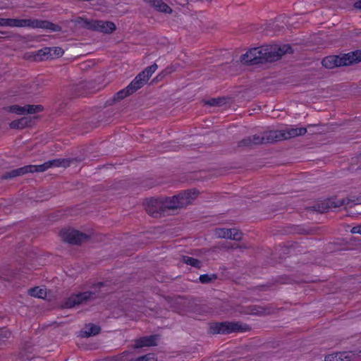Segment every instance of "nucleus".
Instances as JSON below:
<instances>
[{"instance_id":"obj_52","label":"nucleus","mask_w":361,"mask_h":361,"mask_svg":"<svg viewBox=\"0 0 361 361\" xmlns=\"http://www.w3.org/2000/svg\"><path fill=\"white\" fill-rule=\"evenodd\" d=\"M297 232L298 233H301V234H302V233H307V231L305 229H304V228H300V229L297 230Z\"/></svg>"},{"instance_id":"obj_32","label":"nucleus","mask_w":361,"mask_h":361,"mask_svg":"<svg viewBox=\"0 0 361 361\" xmlns=\"http://www.w3.org/2000/svg\"><path fill=\"white\" fill-rule=\"evenodd\" d=\"M199 279H200V281L203 284L209 283L214 281L216 279H217V275L215 274H212L210 275L202 274L200 276Z\"/></svg>"},{"instance_id":"obj_31","label":"nucleus","mask_w":361,"mask_h":361,"mask_svg":"<svg viewBox=\"0 0 361 361\" xmlns=\"http://www.w3.org/2000/svg\"><path fill=\"white\" fill-rule=\"evenodd\" d=\"M29 293L31 296L37 297L39 298H43L46 296V292L44 290L39 288V287H34L29 290Z\"/></svg>"},{"instance_id":"obj_6","label":"nucleus","mask_w":361,"mask_h":361,"mask_svg":"<svg viewBox=\"0 0 361 361\" xmlns=\"http://www.w3.org/2000/svg\"><path fill=\"white\" fill-rule=\"evenodd\" d=\"M199 195V191L195 189L186 190L176 195L168 197L171 208L173 209L184 208L192 204Z\"/></svg>"},{"instance_id":"obj_53","label":"nucleus","mask_w":361,"mask_h":361,"mask_svg":"<svg viewBox=\"0 0 361 361\" xmlns=\"http://www.w3.org/2000/svg\"><path fill=\"white\" fill-rule=\"evenodd\" d=\"M238 247H240V246H239V245L233 244V245H232L230 247H231V249H237V248H238Z\"/></svg>"},{"instance_id":"obj_33","label":"nucleus","mask_w":361,"mask_h":361,"mask_svg":"<svg viewBox=\"0 0 361 361\" xmlns=\"http://www.w3.org/2000/svg\"><path fill=\"white\" fill-rule=\"evenodd\" d=\"M132 94L133 93L130 92L128 86H127L126 88L118 91L114 96V99L120 101Z\"/></svg>"},{"instance_id":"obj_25","label":"nucleus","mask_w":361,"mask_h":361,"mask_svg":"<svg viewBox=\"0 0 361 361\" xmlns=\"http://www.w3.org/2000/svg\"><path fill=\"white\" fill-rule=\"evenodd\" d=\"M231 228H216L214 230V235L219 238L229 239L231 236Z\"/></svg>"},{"instance_id":"obj_15","label":"nucleus","mask_w":361,"mask_h":361,"mask_svg":"<svg viewBox=\"0 0 361 361\" xmlns=\"http://www.w3.org/2000/svg\"><path fill=\"white\" fill-rule=\"evenodd\" d=\"M116 26L111 21L97 20L94 31L110 34L115 31Z\"/></svg>"},{"instance_id":"obj_37","label":"nucleus","mask_w":361,"mask_h":361,"mask_svg":"<svg viewBox=\"0 0 361 361\" xmlns=\"http://www.w3.org/2000/svg\"><path fill=\"white\" fill-rule=\"evenodd\" d=\"M157 358L154 353H148L142 356H140L135 360L130 361H157Z\"/></svg>"},{"instance_id":"obj_16","label":"nucleus","mask_w":361,"mask_h":361,"mask_svg":"<svg viewBox=\"0 0 361 361\" xmlns=\"http://www.w3.org/2000/svg\"><path fill=\"white\" fill-rule=\"evenodd\" d=\"M274 137L276 138V142L295 137L297 135V128H290L288 130H274Z\"/></svg>"},{"instance_id":"obj_26","label":"nucleus","mask_w":361,"mask_h":361,"mask_svg":"<svg viewBox=\"0 0 361 361\" xmlns=\"http://www.w3.org/2000/svg\"><path fill=\"white\" fill-rule=\"evenodd\" d=\"M157 65L154 63L152 65L145 68L144 71H142L140 73L141 74L143 78L148 81L152 75L157 71Z\"/></svg>"},{"instance_id":"obj_4","label":"nucleus","mask_w":361,"mask_h":361,"mask_svg":"<svg viewBox=\"0 0 361 361\" xmlns=\"http://www.w3.org/2000/svg\"><path fill=\"white\" fill-rule=\"evenodd\" d=\"M251 329L248 324L240 322H216L210 325V331L214 334H229L234 332H246Z\"/></svg>"},{"instance_id":"obj_7","label":"nucleus","mask_w":361,"mask_h":361,"mask_svg":"<svg viewBox=\"0 0 361 361\" xmlns=\"http://www.w3.org/2000/svg\"><path fill=\"white\" fill-rule=\"evenodd\" d=\"M350 55L347 54H341L340 55H331L324 57L322 61L324 67L328 69H332L336 67L350 66Z\"/></svg>"},{"instance_id":"obj_47","label":"nucleus","mask_w":361,"mask_h":361,"mask_svg":"<svg viewBox=\"0 0 361 361\" xmlns=\"http://www.w3.org/2000/svg\"><path fill=\"white\" fill-rule=\"evenodd\" d=\"M131 353L129 351H124L121 355L118 356L117 360L118 361H125V357L128 356Z\"/></svg>"},{"instance_id":"obj_29","label":"nucleus","mask_w":361,"mask_h":361,"mask_svg":"<svg viewBox=\"0 0 361 361\" xmlns=\"http://www.w3.org/2000/svg\"><path fill=\"white\" fill-rule=\"evenodd\" d=\"M49 23L48 20H37V19H32V28H42L48 30L49 27Z\"/></svg>"},{"instance_id":"obj_23","label":"nucleus","mask_w":361,"mask_h":361,"mask_svg":"<svg viewBox=\"0 0 361 361\" xmlns=\"http://www.w3.org/2000/svg\"><path fill=\"white\" fill-rule=\"evenodd\" d=\"M9 27H31L32 19H14L8 18L7 23Z\"/></svg>"},{"instance_id":"obj_48","label":"nucleus","mask_w":361,"mask_h":361,"mask_svg":"<svg viewBox=\"0 0 361 361\" xmlns=\"http://www.w3.org/2000/svg\"><path fill=\"white\" fill-rule=\"evenodd\" d=\"M350 232L352 233H359L361 235V225L353 227Z\"/></svg>"},{"instance_id":"obj_17","label":"nucleus","mask_w":361,"mask_h":361,"mask_svg":"<svg viewBox=\"0 0 361 361\" xmlns=\"http://www.w3.org/2000/svg\"><path fill=\"white\" fill-rule=\"evenodd\" d=\"M145 1L149 3L152 6L155 8L158 11L169 13L171 14L173 12L172 8L169 6L166 3H164L162 0H144Z\"/></svg>"},{"instance_id":"obj_24","label":"nucleus","mask_w":361,"mask_h":361,"mask_svg":"<svg viewBox=\"0 0 361 361\" xmlns=\"http://www.w3.org/2000/svg\"><path fill=\"white\" fill-rule=\"evenodd\" d=\"M182 262L197 269L201 268L202 266V263L200 260L186 255L182 257Z\"/></svg>"},{"instance_id":"obj_1","label":"nucleus","mask_w":361,"mask_h":361,"mask_svg":"<svg viewBox=\"0 0 361 361\" xmlns=\"http://www.w3.org/2000/svg\"><path fill=\"white\" fill-rule=\"evenodd\" d=\"M103 286H104V282H98L92 286L94 290L71 295L66 300L63 307L65 308H72L82 304H86L88 301L99 297L97 295V289H99Z\"/></svg>"},{"instance_id":"obj_44","label":"nucleus","mask_w":361,"mask_h":361,"mask_svg":"<svg viewBox=\"0 0 361 361\" xmlns=\"http://www.w3.org/2000/svg\"><path fill=\"white\" fill-rule=\"evenodd\" d=\"M48 30L53 31V32H61L62 30V27L60 25H59L57 24H54L49 21Z\"/></svg>"},{"instance_id":"obj_2","label":"nucleus","mask_w":361,"mask_h":361,"mask_svg":"<svg viewBox=\"0 0 361 361\" xmlns=\"http://www.w3.org/2000/svg\"><path fill=\"white\" fill-rule=\"evenodd\" d=\"M168 199V197L151 198L146 204L147 213L154 218H160L168 215V212L172 210Z\"/></svg>"},{"instance_id":"obj_41","label":"nucleus","mask_w":361,"mask_h":361,"mask_svg":"<svg viewBox=\"0 0 361 361\" xmlns=\"http://www.w3.org/2000/svg\"><path fill=\"white\" fill-rule=\"evenodd\" d=\"M223 98H212L211 99L207 100L205 104H208L211 106H220L224 104Z\"/></svg>"},{"instance_id":"obj_36","label":"nucleus","mask_w":361,"mask_h":361,"mask_svg":"<svg viewBox=\"0 0 361 361\" xmlns=\"http://www.w3.org/2000/svg\"><path fill=\"white\" fill-rule=\"evenodd\" d=\"M8 111L13 114H16L18 115H23L25 114V109L24 106H20L18 105H12L10 106H8L6 108Z\"/></svg>"},{"instance_id":"obj_21","label":"nucleus","mask_w":361,"mask_h":361,"mask_svg":"<svg viewBox=\"0 0 361 361\" xmlns=\"http://www.w3.org/2000/svg\"><path fill=\"white\" fill-rule=\"evenodd\" d=\"M101 331V328L99 326L95 325L94 324H89L85 326V330L80 331V336L82 337H90L92 336L97 335L99 334Z\"/></svg>"},{"instance_id":"obj_18","label":"nucleus","mask_w":361,"mask_h":361,"mask_svg":"<svg viewBox=\"0 0 361 361\" xmlns=\"http://www.w3.org/2000/svg\"><path fill=\"white\" fill-rule=\"evenodd\" d=\"M32 120L30 117H23L20 119L14 120L10 123L9 126L13 129H23L24 128L30 126Z\"/></svg>"},{"instance_id":"obj_42","label":"nucleus","mask_w":361,"mask_h":361,"mask_svg":"<svg viewBox=\"0 0 361 361\" xmlns=\"http://www.w3.org/2000/svg\"><path fill=\"white\" fill-rule=\"evenodd\" d=\"M33 168L34 167H32V165H27V166H25L23 167L16 169L18 176H20L27 174L28 173H32V169H33Z\"/></svg>"},{"instance_id":"obj_49","label":"nucleus","mask_w":361,"mask_h":361,"mask_svg":"<svg viewBox=\"0 0 361 361\" xmlns=\"http://www.w3.org/2000/svg\"><path fill=\"white\" fill-rule=\"evenodd\" d=\"M307 130L306 128H297V135H303L307 133Z\"/></svg>"},{"instance_id":"obj_38","label":"nucleus","mask_w":361,"mask_h":361,"mask_svg":"<svg viewBox=\"0 0 361 361\" xmlns=\"http://www.w3.org/2000/svg\"><path fill=\"white\" fill-rule=\"evenodd\" d=\"M11 335V333L7 328L0 329V345L9 338Z\"/></svg>"},{"instance_id":"obj_40","label":"nucleus","mask_w":361,"mask_h":361,"mask_svg":"<svg viewBox=\"0 0 361 361\" xmlns=\"http://www.w3.org/2000/svg\"><path fill=\"white\" fill-rule=\"evenodd\" d=\"M50 49H51V59L60 57L64 53L63 49L62 48H61V47H50Z\"/></svg>"},{"instance_id":"obj_9","label":"nucleus","mask_w":361,"mask_h":361,"mask_svg":"<svg viewBox=\"0 0 361 361\" xmlns=\"http://www.w3.org/2000/svg\"><path fill=\"white\" fill-rule=\"evenodd\" d=\"M63 240L72 245H80L89 239V235L75 229H68L61 232Z\"/></svg>"},{"instance_id":"obj_5","label":"nucleus","mask_w":361,"mask_h":361,"mask_svg":"<svg viewBox=\"0 0 361 361\" xmlns=\"http://www.w3.org/2000/svg\"><path fill=\"white\" fill-rule=\"evenodd\" d=\"M274 130L264 132L262 135L247 136L238 142V147H253L262 144H271L276 142Z\"/></svg>"},{"instance_id":"obj_3","label":"nucleus","mask_w":361,"mask_h":361,"mask_svg":"<svg viewBox=\"0 0 361 361\" xmlns=\"http://www.w3.org/2000/svg\"><path fill=\"white\" fill-rule=\"evenodd\" d=\"M262 47L264 63L276 61L286 54L293 53V49L290 44H271Z\"/></svg>"},{"instance_id":"obj_14","label":"nucleus","mask_w":361,"mask_h":361,"mask_svg":"<svg viewBox=\"0 0 361 361\" xmlns=\"http://www.w3.org/2000/svg\"><path fill=\"white\" fill-rule=\"evenodd\" d=\"M71 21L74 23L75 26H78L80 28L94 30L95 28V25L97 23V20L87 19L84 17L78 16L73 19H71Z\"/></svg>"},{"instance_id":"obj_39","label":"nucleus","mask_w":361,"mask_h":361,"mask_svg":"<svg viewBox=\"0 0 361 361\" xmlns=\"http://www.w3.org/2000/svg\"><path fill=\"white\" fill-rule=\"evenodd\" d=\"M231 236L229 239L236 241H240L243 239V233L235 228H231Z\"/></svg>"},{"instance_id":"obj_12","label":"nucleus","mask_w":361,"mask_h":361,"mask_svg":"<svg viewBox=\"0 0 361 361\" xmlns=\"http://www.w3.org/2000/svg\"><path fill=\"white\" fill-rule=\"evenodd\" d=\"M245 312L253 315L265 316L273 314L274 308L271 305L267 306L254 305L247 306Z\"/></svg>"},{"instance_id":"obj_8","label":"nucleus","mask_w":361,"mask_h":361,"mask_svg":"<svg viewBox=\"0 0 361 361\" xmlns=\"http://www.w3.org/2000/svg\"><path fill=\"white\" fill-rule=\"evenodd\" d=\"M240 61L245 65L263 64L262 47L251 49L240 56Z\"/></svg>"},{"instance_id":"obj_10","label":"nucleus","mask_w":361,"mask_h":361,"mask_svg":"<svg viewBox=\"0 0 361 361\" xmlns=\"http://www.w3.org/2000/svg\"><path fill=\"white\" fill-rule=\"evenodd\" d=\"M345 201L344 198L341 200H338L336 197L328 198L323 202L314 204L312 208L313 211L324 213L327 212L330 209L345 205Z\"/></svg>"},{"instance_id":"obj_46","label":"nucleus","mask_w":361,"mask_h":361,"mask_svg":"<svg viewBox=\"0 0 361 361\" xmlns=\"http://www.w3.org/2000/svg\"><path fill=\"white\" fill-rule=\"evenodd\" d=\"M20 358L22 359L23 361H31L35 358V357L32 356V355H26L25 353L21 352L20 353Z\"/></svg>"},{"instance_id":"obj_55","label":"nucleus","mask_w":361,"mask_h":361,"mask_svg":"<svg viewBox=\"0 0 361 361\" xmlns=\"http://www.w3.org/2000/svg\"><path fill=\"white\" fill-rule=\"evenodd\" d=\"M312 126H314V125H308L307 128H310V127H312Z\"/></svg>"},{"instance_id":"obj_51","label":"nucleus","mask_w":361,"mask_h":361,"mask_svg":"<svg viewBox=\"0 0 361 361\" xmlns=\"http://www.w3.org/2000/svg\"><path fill=\"white\" fill-rule=\"evenodd\" d=\"M354 7L355 8L361 10V0H357V1H355L354 4Z\"/></svg>"},{"instance_id":"obj_11","label":"nucleus","mask_w":361,"mask_h":361,"mask_svg":"<svg viewBox=\"0 0 361 361\" xmlns=\"http://www.w3.org/2000/svg\"><path fill=\"white\" fill-rule=\"evenodd\" d=\"M72 159H56L52 160H49L40 165H32V173L34 172H44L50 168L54 167H64L66 168L70 166L71 162H72Z\"/></svg>"},{"instance_id":"obj_45","label":"nucleus","mask_w":361,"mask_h":361,"mask_svg":"<svg viewBox=\"0 0 361 361\" xmlns=\"http://www.w3.org/2000/svg\"><path fill=\"white\" fill-rule=\"evenodd\" d=\"M338 359H339V357H338L336 353L335 354H330L326 355L324 358V361H338Z\"/></svg>"},{"instance_id":"obj_50","label":"nucleus","mask_w":361,"mask_h":361,"mask_svg":"<svg viewBox=\"0 0 361 361\" xmlns=\"http://www.w3.org/2000/svg\"><path fill=\"white\" fill-rule=\"evenodd\" d=\"M8 18H0V26H8L7 23Z\"/></svg>"},{"instance_id":"obj_13","label":"nucleus","mask_w":361,"mask_h":361,"mask_svg":"<svg viewBox=\"0 0 361 361\" xmlns=\"http://www.w3.org/2000/svg\"><path fill=\"white\" fill-rule=\"evenodd\" d=\"M157 339L158 335H151L148 336L141 337L135 341L133 348L137 349L142 347L156 346L157 345Z\"/></svg>"},{"instance_id":"obj_22","label":"nucleus","mask_w":361,"mask_h":361,"mask_svg":"<svg viewBox=\"0 0 361 361\" xmlns=\"http://www.w3.org/2000/svg\"><path fill=\"white\" fill-rule=\"evenodd\" d=\"M51 49L50 47H44L38 50L34 55V59L35 61H42L49 59H51Z\"/></svg>"},{"instance_id":"obj_30","label":"nucleus","mask_w":361,"mask_h":361,"mask_svg":"<svg viewBox=\"0 0 361 361\" xmlns=\"http://www.w3.org/2000/svg\"><path fill=\"white\" fill-rule=\"evenodd\" d=\"M351 65L361 61V49L348 53Z\"/></svg>"},{"instance_id":"obj_19","label":"nucleus","mask_w":361,"mask_h":361,"mask_svg":"<svg viewBox=\"0 0 361 361\" xmlns=\"http://www.w3.org/2000/svg\"><path fill=\"white\" fill-rule=\"evenodd\" d=\"M147 82V80L143 78L141 74L139 73L128 86L130 92L134 93L142 87Z\"/></svg>"},{"instance_id":"obj_34","label":"nucleus","mask_w":361,"mask_h":361,"mask_svg":"<svg viewBox=\"0 0 361 361\" xmlns=\"http://www.w3.org/2000/svg\"><path fill=\"white\" fill-rule=\"evenodd\" d=\"M345 201V205L348 206L350 207H352L355 204H361V195L360 196H350L348 198H344Z\"/></svg>"},{"instance_id":"obj_54","label":"nucleus","mask_w":361,"mask_h":361,"mask_svg":"<svg viewBox=\"0 0 361 361\" xmlns=\"http://www.w3.org/2000/svg\"><path fill=\"white\" fill-rule=\"evenodd\" d=\"M240 247H238L239 249H247V247L246 245H239Z\"/></svg>"},{"instance_id":"obj_28","label":"nucleus","mask_w":361,"mask_h":361,"mask_svg":"<svg viewBox=\"0 0 361 361\" xmlns=\"http://www.w3.org/2000/svg\"><path fill=\"white\" fill-rule=\"evenodd\" d=\"M25 109V114H33L37 112H41L43 111L44 107L42 105H31V104H27L24 106Z\"/></svg>"},{"instance_id":"obj_35","label":"nucleus","mask_w":361,"mask_h":361,"mask_svg":"<svg viewBox=\"0 0 361 361\" xmlns=\"http://www.w3.org/2000/svg\"><path fill=\"white\" fill-rule=\"evenodd\" d=\"M337 356L339 357L338 359V361H351L355 356V354H353L352 352H339L337 353Z\"/></svg>"},{"instance_id":"obj_43","label":"nucleus","mask_w":361,"mask_h":361,"mask_svg":"<svg viewBox=\"0 0 361 361\" xmlns=\"http://www.w3.org/2000/svg\"><path fill=\"white\" fill-rule=\"evenodd\" d=\"M18 173L16 169H13L9 171H6L5 173H4L1 176L2 179H9L18 177Z\"/></svg>"},{"instance_id":"obj_27","label":"nucleus","mask_w":361,"mask_h":361,"mask_svg":"<svg viewBox=\"0 0 361 361\" xmlns=\"http://www.w3.org/2000/svg\"><path fill=\"white\" fill-rule=\"evenodd\" d=\"M174 71H175V69L172 66H169V67L166 68L158 75H157L156 78H154L152 80V83L153 84V83H155V82L162 80L166 75L171 74Z\"/></svg>"},{"instance_id":"obj_20","label":"nucleus","mask_w":361,"mask_h":361,"mask_svg":"<svg viewBox=\"0 0 361 361\" xmlns=\"http://www.w3.org/2000/svg\"><path fill=\"white\" fill-rule=\"evenodd\" d=\"M301 246L298 243L293 242L291 243H288L287 245H283L281 247V252L283 255H290L293 253L301 252L300 250Z\"/></svg>"}]
</instances>
